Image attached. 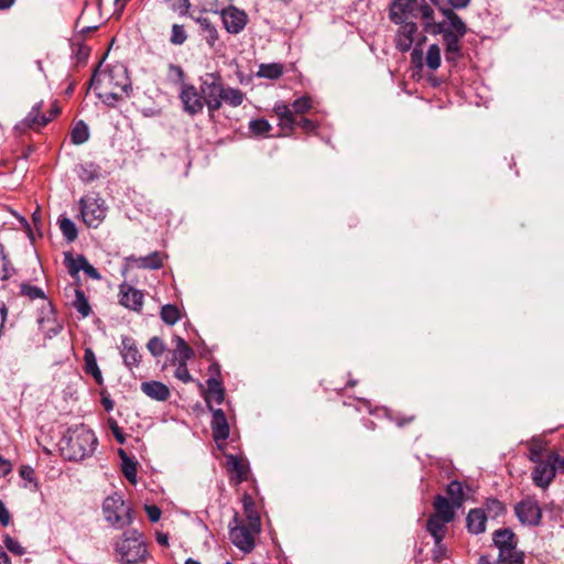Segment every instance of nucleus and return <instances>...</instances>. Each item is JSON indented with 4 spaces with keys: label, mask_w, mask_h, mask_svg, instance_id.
I'll return each instance as SVG.
<instances>
[{
    "label": "nucleus",
    "mask_w": 564,
    "mask_h": 564,
    "mask_svg": "<svg viewBox=\"0 0 564 564\" xmlns=\"http://www.w3.org/2000/svg\"><path fill=\"white\" fill-rule=\"evenodd\" d=\"M532 471V480L536 487L546 489L556 475V467L551 459V453L547 454L545 459L539 460Z\"/></svg>",
    "instance_id": "ddd939ff"
},
{
    "label": "nucleus",
    "mask_w": 564,
    "mask_h": 564,
    "mask_svg": "<svg viewBox=\"0 0 564 564\" xmlns=\"http://www.w3.org/2000/svg\"><path fill=\"white\" fill-rule=\"evenodd\" d=\"M187 39V34L183 25L173 24L170 41L172 44L182 45Z\"/></svg>",
    "instance_id": "864d4df0"
},
{
    "label": "nucleus",
    "mask_w": 564,
    "mask_h": 564,
    "mask_svg": "<svg viewBox=\"0 0 564 564\" xmlns=\"http://www.w3.org/2000/svg\"><path fill=\"white\" fill-rule=\"evenodd\" d=\"M213 412L212 431L216 442L226 441L229 437V425L221 409H209Z\"/></svg>",
    "instance_id": "412c9836"
},
{
    "label": "nucleus",
    "mask_w": 564,
    "mask_h": 564,
    "mask_svg": "<svg viewBox=\"0 0 564 564\" xmlns=\"http://www.w3.org/2000/svg\"><path fill=\"white\" fill-rule=\"evenodd\" d=\"M447 495L452 498L455 507H460L463 502V486L459 481H451L446 488Z\"/></svg>",
    "instance_id": "49530a36"
},
{
    "label": "nucleus",
    "mask_w": 564,
    "mask_h": 564,
    "mask_svg": "<svg viewBox=\"0 0 564 564\" xmlns=\"http://www.w3.org/2000/svg\"><path fill=\"white\" fill-rule=\"evenodd\" d=\"M224 87L221 77L216 73H206L200 77L199 89L209 113L221 108Z\"/></svg>",
    "instance_id": "0eeeda50"
},
{
    "label": "nucleus",
    "mask_w": 564,
    "mask_h": 564,
    "mask_svg": "<svg viewBox=\"0 0 564 564\" xmlns=\"http://www.w3.org/2000/svg\"><path fill=\"white\" fill-rule=\"evenodd\" d=\"M20 294L31 301L41 300L43 302L42 305H44L45 302H50L41 288L26 282L20 285Z\"/></svg>",
    "instance_id": "e433bc0d"
},
{
    "label": "nucleus",
    "mask_w": 564,
    "mask_h": 564,
    "mask_svg": "<svg viewBox=\"0 0 564 564\" xmlns=\"http://www.w3.org/2000/svg\"><path fill=\"white\" fill-rule=\"evenodd\" d=\"M122 94L123 93H121L119 89H110V91L105 93L104 101L107 105H115V102H117L121 98Z\"/></svg>",
    "instance_id": "052dcab7"
},
{
    "label": "nucleus",
    "mask_w": 564,
    "mask_h": 564,
    "mask_svg": "<svg viewBox=\"0 0 564 564\" xmlns=\"http://www.w3.org/2000/svg\"><path fill=\"white\" fill-rule=\"evenodd\" d=\"M119 454H120V457L122 459V473H123V475L131 482H135V480H137V465H135V463L132 459H130L122 449H120Z\"/></svg>",
    "instance_id": "ea45409f"
},
{
    "label": "nucleus",
    "mask_w": 564,
    "mask_h": 564,
    "mask_svg": "<svg viewBox=\"0 0 564 564\" xmlns=\"http://www.w3.org/2000/svg\"><path fill=\"white\" fill-rule=\"evenodd\" d=\"M121 357L123 359V364L132 369L133 367H138L141 361V354L135 345L134 339L131 337L124 336L121 339Z\"/></svg>",
    "instance_id": "6ab92c4d"
},
{
    "label": "nucleus",
    "mask_w": 564,
    "mask_h": 564,
    "mask_svg": "<svg viewBox=\"0 0 564 564\" xmlns=\"http://www.w3.org/2000/svg\"><path fill=\"white\" fill-rule=\"evenodd\" d=\"M120 304L132 311H141L143 306V293L130 285L123 284L120 288Z\"/></svg>",
    "instance_id": "a211bd4d"
},
{
    "label": "nucleus",
    "mask_w": 564,
    "mask_h": 564,
    "mask_svg": "<svg viewBox=\"0 0 564 564\" xmlns=\"http://www.w3.org/2000/svg\"><path fill=\"white\" fill-rule=\"evenodd\" d=\"M97 437L84 425L69 429L59 441V451L67 460H82L90 456L96 448Z\"/></svg>",
    "instance_id": "f257e3e1"
},
{
    "label": "nucleus",
    "mask_w": 564,
    "mask_h": 564,
    "mask_svg": "<svg viewBox=\"0 0 564 564\" xmlns=\"http://www.w3.org/2000/svg\"><path fill=\"white\" fill-rule=\"evenodd\" d=\"M102 514L105 520L117 529H123L132 523V509L117 492L104 500Z\"/></svg>",
    "instance_id": "20e7f679"
},
{
    "label": "nucleus",
    "mask_w": 564,
    "mask_h": 564,
    "mask_svg": "<svg viewBox=\"0 0 564 564\" xmlns=\"http://www.w3.org/2000/svg\"><path fill=\"white\" fill-rule=\"evenodd\" d=\"M312 108V99L310 97L303 96L301 98H297L292 104V111L293 115H303L306 111H308Z\"/></svg>",
    "instance_id": "3c124183"
},
{
    "label": "nucleus",
    "mask_w": 564,
    "mask_h": 564,
    "mask_svg": "<svg viewBox=\"0 0 564 564\" xmlns=\"http://www.w3.org/2000/svg\"><path fill=\"white\" fill-rule=\"evenodd\" d=\"M73 305L83 317H87L90 314L89 303L82 290H75V300Z\"/></svg>",
    "instance_id": "37998d69"
},
{
    "label": "nucleus",
    "mask_w": 564,
    "mask_h": 564,
    "mask_svg": "<svg viewBox=\"0 0 564 564\" xmlns=\"http://www.w3.org/2000/svg\"><path fill=\"white\" fill-rule=\"evenodd\" d=\"M127 262L133 268L155 270L163 265V256L154 251L145 257L130 256Z\"/></svg>",
    "instance_id": "4be33fe9"
},
{
    "label": "nucleus",
    "mask_w": 564,
    "mask_h": 564,
    "mask_svg": "<svg viewBox=\"0 0 564 564\" xmlns=\"http://www.w3.org/2000/svg\"><path fill=\"white\" fill-rule=\"evenodd\" d=\"M519 521L528 525H538L541 521L542 511L534 498L528 497L514 507Z\"/></svg>",
    "instance_id": "9b49d317"
},
{
    "label": "nucleus",
    "mask_w": 564,
    "mask_h": 564,
    "mask_svg": "<svg viewBox=\"0 0 564 564\" xmlns=\"http://www.w3.org/2000/svg\"><path fill=\"white\" fill-rule=\"evenodd\" d=\"M426 31L432 34H442L445 43V58L449 63H456L462 56V46L460 40L464 36H458L454 34L449 29H447L445 22H432Z\"/></svg>",
    "instance_id": "1a4fd4ad"
},
{
    "label": "nucleus",
    "mask_w": 564,
    "mask_h": 564,
    "mask_svg": "<svg viewBox=\"0 0 564 564\" xmlns=\"http://www.w3.org/2000/svg\"><path fill=\"white\" fill-rule=\"evenodd\" d=\"M434 510L433 516L442 518L445 522H451L454 519V505H451L443 496L438 495L435 497Z\"/></svg>",
    "instance_id": "cd10ccee"
},
{
    "label": "nucleus",
    "mask_w": 564,
    "mask_h": 564,
    "mask_svg": "<svg viewBox=\"0 0 564 564\" xmlns=\"http://www.w3.org/2000/svg\"><path fill=\"white\" fill-rule=\"evenodd\" d=\"M148 350L154 356V357H160L164 354L165 351V344L164 341L154 336L152 337L149 341H148Z\"/></svg>",
    "instance_id": "603ef678"
},
{
    "label": "nucleus",
    "mask_w": 564,
    "mask_h": 564,
    "mask_svg": "<svg viewBox=\"0 0 564 564\" xmlns=\"http://www.w3.org/2000/svg\"><path fill=\"white\" fill-rule=\"evenodd\" d=\"M187 361H177V366L174 372L175 378L181 380L184 383L191 382L193 380L188 369H187Z\"/></svg>",
    "instance_id": "5fc2aeb1"
},
{
    "label": "nucleus",
    "mask_w": 564,
    "mask_h": 564,
    "mask_svg": "<svg viewBox=\"0 0 564 564\" xmlns=\"http://www.w3.org/2000/svg\"><path fill=\"white\" fill-rule=\"evenodd\" d=\"M275 115L280 119V124L283 128H293L295 124V118L292 109L285 104H276L273 108Z\"/></svg>",
    "instance_id": "473e14b6"
},
{
    "label": "nucleus",
    "mask_w": 564,
    "mask_h": 564,
    "mask_svg": "<svg viewBox=\"0 0 564 564\" xmlns=\"http://www.w3.org/2000/svg\"><path fill=\"white\" fill-rule=\"evenodd\" d=\"M115 554L120 564H140L148 558L149 551L143 535L128 530L115 541Z\"/></svg>",
    "instance_id": "f03ea898"
},
{
    "label": "nucleus",
    "mask_w": 564,
    "mask_h": 564,
    "mask_svg": "<svg viewBox=\"0 0 564 564\" xmlns=\"http://www.w3.org/2000/svg\"><path fill=\"white\" fill-rule=\"evenodd\" d=\"M231 0H200L203 11L219 13L226 9Z\"/></svg>",
    "instance_id": "a18cd8bd"
},
{
    "label": "nucleus",
    "mask_w": 564,
    "mask_h": 564,
    "mask_svg": "<svg viewBox=\"0 0 564 564\" xmlns=\"http://www.w3.org/2000/svg\"><path fill=\"white\" fill-rule=\"evenodd\" d=\"M37 323L44 336L52 338L62 330V324L57 322L55 310L51 302H45L39 310Z\"/></svg>",
    "instance_id": "f8f14e48"
},
{
    "label": "nucleus",
    "mask_w": 564,
    "mask_h": 564,
    "mask_svg": "<svg viewBox=\"0 0 564 564\" xmlns=\"http://www.w3.org/2000/svg\"><path fill=\"white\" fill-rule=\"evenodd\" d=\"M80 214L88 227L97 228L106 218L107 206L104 199L87 195L79 200Z\"/></svg>",
    "instance_id": "9d476101"
},
{
    "label": "nucleus",
    "mask_w": 564,
    "mask_h": 564,
    "mask_svg": "<svg viewBox=\"0 0 564 564\" xmlns=\"http://www.w3.org/2000/svg\"><path fill=\"white\" fill-rule=\"evenodd\" d=\"M85 371L87 375L93 376L95 381L101 386L104 382L101 371L97 365L95 352L91 348H86L84 352Z\"/></svg>",
    "instance_id": "c756f323"
},
{
    "label": "nucleus",
    "mask_w": 564,
    "mask_h": 564,
    "mask_svg": "<svg viewBox=\"0 0 564 564\" xmlns=\"http://www.w3.org/2000/svg\"><path fill=\"white\" fill-rule=\"evenodd\" d=\"M140 389L145 395L156 401H166L171 395L169 387L160 381L142 382Z\"/></svg>",
    "instance_id": "b1692460"
},
{
    "label": "nucleus",
    "mask_w": 564,
    "mask_h": 564,
    "mask_svg": "<svg viewBox=\"0 0 564 564\" xmlns=\"http://www.w3.org/2000/svg\"><path fill=\"white\" fill-rule=\"evenodd\" d=\"M551 459L553 460L556 469L558 468L564 473V457H561L556 452H551Z\"/></svg>",
    "instance_id": "774afa93"
},
{
    "label": "nucleus",
    "mask_w": 564,
    "mask_h": 564,
    "mask_svg": "<svg viewBox=\"0 0 564 564\" xmlns=\"http://www.w3.org/2000/svg\"><path fill=\"white\" fill-rule=\"evenodd\" d=\"M42 106L43 101L36 102L28 116L17 126V129H40L41 127L46 126L51 121V118H46L45 115H41Z\"/></svg>",
    "instance_id": "aec40b11"
},
{
    "label": "nucleus",
    "mask_w": 564,
    "mask_h": 564,
    "mask_svg": "<svg viewBox=\"0 0 564 564\" xmlns=\"http://www.w3.org/2000/svg\"><path fill=\"white\" fill-rule=\"evenodd\" d=\"M145 511L148 514V518L151 522H156L161 518V510L159 507L152 505V506H145Z\"/></svg>",
    "instance_id": "680f3d73"
},
{
    "label": "nucleus",
    "mask_w": 564,
    "mask_h": 564,
    "mask_svg": "<svg viewBox=\"0 0 564 564\" xmlns=\"http://www.w3.org/2000/svg\"><path fill=\"white\" fill-rule=\"evenodd\" d=\"M160 315L162 321L167 325L176 324L181 317L180 310L173 304L163 305Z\"/></svg>",
    "instance_id": "58836bf2"
},
{
    "label": "nucleus",
    "mask_w": 564,
    "mask_h": 564,
    "mask_svg": "<svg viewBox=\"0 0 564 564\" xmlns=\"http://www.w3.org/2000/svg\"><path fill=\"white\" fill-rule=\"evenodd\" d=\"M440 10L448 21L447 29L458 36H465L467 33L465 22L452 9L440 8Z\"/></svg>",
    "instance_id": "c85d7f7f"
},
{
    "label": "nucleus",
    "mask_w": 564,
    "mask_h": 564,
    "mask_svg": "<svg viewBox=\"0 0 564 564\" xmlns=\"http://www.w3.org/2000/svg\"><path fill=\"white\" fill-rule=\"evenodd\" d=\"M78 176L84 182H91L98 177V170L94 164L80 165Z\"/></svg>",
    "instance_id": "8fccbe9b"
},
{
    "label": "nucleus",
    "mask_w": 564,
    "mask_h": 564,
    "mask_svg": "<svg viewBox=\"0 0 564 564\" xmlns=\"http://www.w3.org/2000/svg\"><path fill=\"white\" fill-rule=\"evenodd\" d=\"M171 9L180 14H185L189 8L188 0H166Z\"/></svg>",
    "instance_id": "bf43d9fd"
},
{
    "label": "nucleus",
    "mask_w": 564,
    "mask_h": 564,
    "mask_svg": "<svg viewBox=\"0 0 564 564\" xmlns=\"http://www.w3.org/2000/svg\"><path fill=\"white\" fill-rule=\"evenodd\" d=\"M242 505L243 513L246 516V520L243 522L250 524V527L256 529V531H261V519L252 497L245 494L242 497Z\"/></svg>",
    "instance_id": "393cba45"
},
{
    "label": "nucleus",
    "mask_w": 564,
    "mask_h": 564,
    "mask_svg": "<svg viewBox=\"0 0 564 564\" xmlns=\"http://www.w3.org/2000/svg\"><path fill=\"white\" fill-rule=\"evenodd\" d=\"M283 65L280 63L260 64L257 72L258 77L278 79L283 74Z\"/></svg>",
    "instance_id": "c9c22d12"
},
{
    "label": "nucleus",
    "mask_w": 564,
    "mask_h": 564,
    "mask_svg": "<svg viewBox=\"0 0 564 564\" xmlns=\"http://www.w3.org/2000/svg\"><path fill=\"white\" fill-rule=\"evenodd\" d=\"M245 94L238 89L232 87H224V93L221 95V105L225 102L230 107H238L243 102Z\"/></svg>",
    "instance_id": "f704fd0d"
},
{
    "label": "nucleus",
    "mask_w": 564,
    "mask_h": 564,
    "mask_svg": "<svg viewBox=\"0 0 564 564\" xmlns=\"http://www.w3.org/2000/svg\"><path fill=\"white\" fill-rule=\"evenodd\" d=\"M226 459L229 469L236 474L237 481L242 482L247 480L249 471L247 464L235 455H227Z\"/></svg>",
    "instance_id": "2f4dec72"
},
{
    "label": "nucleus",
    "mask_w": 564,
    "mask_h": 564,
    "mask_svg": "<svg viewBox=\"0 0 564 564\" xmlns=\"http://www.w3.org/2000/svg\"><path fill=\"white\" fill-rule=\"evenodd\" d=\"M411 61L420 68L425 64L429 69L436 70L441 66V48L437 44L430 45L423 59L422 51L415 47L411 53Z\"/></svg>",
    "instance_id": "2eb2a0df"
},
{
    "label": "nucleus",
    "mask_w": 564,
    "mask_h": 564,
    "mask_svg": "<svg viewBox=\"0 0 564 564\" xmlns=\"http://www.w3.org/2000/svg\"><path fill=\"white\" fill-rule=\"evenodd\" d=\"M70 139L75 144L85 143L89 139L88 126L84 121L76 122L72 130Z\"/></svg>",
    "instance_id": "4c0bfd02"
},
{
    "label": "nucleus",
    "mask_w": 564,
    "mask_h": 564,
    "mask_svg": "<svg viewBox=\"0 0 564 564\" xmlns=\"http://www.w3.org/2000/svg\"><path fill=\"white\" fill-rule=\"evenodd\" d=\"M198 22L205 33L204 37L209 46H214L218 40V32L206 18H199Z\"/></svg>",
    "instance_id": "a19ab883"
},
{
    "label": "nucleus",
    "mask_w": 564,
    "mask_h": 564,
    "mask_svg": "<svg viewBox=\"0 0 564 564\" xmlns=\"http://www.w3.org/2000/svg\"><path fill=\"white\" fill-rule=\"evenodd\" d=\"M12 469L11 463L0 455V477L7 476Z\"/></svg>",
    "instance_id": "0e129e2a"
},
{
    "label": "nucleus",
    "mask_w": 564,
    "mask_h": 564,
    "mask_svg": "<svg viewBox=\"0 0 564 564\" xmlns=\"http://www.w3.org/2000/svg\"><path fill=\"white\" fill-rule=\"evenodd\" d=\"M3 542L6 547L15 555H23L25 553V549L19 543V541L10 535H6Z\"/></svg>",
    "instance_id": "6e6d98bb"
},
{
    "label": "nucleus",
    "mask_w": 564,
    "mask_h": 564,
    "mask_svg": "<svg viewBox=\"0 0 564 564\" xmlns=\"http://www.w3.org/2000/svg\"><path fill=\"white\" fill-rule=\"evenodd\" d=\"M20 476L23 479H25V480L33 481V479H34V470L30 466H22L20 468Z\"/></svg>",
    "instance_id": "338daca9"
},
{
    "label": "nucleus",
    "mask_w": 564,
    "mask_h": 564,
    "mask_svg": "<svg viewBox=\"0 0 564 564\" xmlns=\"http://www.w3.org/2000/svg\"><path fill=\"white\" fill-rule=\"evenodd\" d=\"M400 26L395 34V47L400 52H408L414 40V35L417 32V25L414 22L404 21L403 23H398Z\"/></svg>",
    "instance_id": "f3484780"
},
{
    "label": "nucleus",
    "mask_w": 564,
    "mask_h": 564,
    "mask_svg": "<svg viewBox=\"0 0 564 564\" xmlns=\"http://www.w3.org/2000/svg\"><path fill=\"white\" fill-rule=\"evenodd\" d=\"M409 18H421L426 30L434 21V10L426 0H393L389 8V19L393 23H403Z\"/></svg>",
    "instance_id": "7ed1b4c3"
},
{
    "label": "nucleus",
    "mask_w": 564,
    "mask_h": 564,
    "mask_svg": "<svg viewBox=\"0 0 564 564\" xmlns=\"http://www.w3.org/2000/svg\"><path fill=\"white\" fill-rule=\"evenodd\" d=\"M58 224H59V229H61L63 236L68 241H74L77 238V228L73 220L64 217L58 220Z\"/></svg>",
    "instance_id": "c03bdc74"
},
{
    "label": "nucleus",
    "mask_w": 564,
    "mask_h": 564,
    "mask_svg": "<svg viewBox=\"0 0 564 564\" xmlns=\"http://www.w3.org/2000/svg\"><path fill=\"white\" fill-rule=\"evenodd\" d=\"M488 518H497L505 512V506L497 499H487L484 508Z\"/></svg>",
    "instance_id": "de8ad7c7"
},
{
    "label": "nucleus",
    "mask_w": 564,
    "mask_h": 564,
    "mask_svg": "<svg viewBox=\"0 0 564 564\" xmlns=\"http://www.w3.org/2000/svg\"><path fill=\"white\" fill-rule=\"evenodd\" d=\"M488 516L482 508L471 509L466 517V525L471 534H480L486 530Z\"/></svg>",
    "instance_id": "5701e85b"
},
{
    "label": "nucleus",
    "mask_w": 564,
    "mask_h": 564,
    "mask_svg": "<svg viewBox=\"0 0 564 564\" xmlns=\"http://www.w3.org/2000/svg\"><path fill=\"white\" fill-rule=\"evenodd\" d=\"M180 99L184 110L192 116L202 112L206 106L200 89L198 90L193 85H183Z\"/></svg>",
    "instance_id": "4468645a"
},
{
    "label": "nucleus",
    "mask_w": 564,
    "mask_h": 564,
    "mask_svg": "<svg viewBox=\"0 0 564 564\" xmlns=\"http://www.w3.org/2000/svg\"><path fill=\"white\" fill-rule=\"evenodd\" d=\"M492 540L499 550V561L503 564H523L524 553L518 550L517 536L508 528L499 529L494 532Z\"/></svg>",
    "instance_id": "39448f33"
},
{
    "label": "nucleus",
    "mask_w": 564,
    "mask_h": 564,
    "mask_svg": "<svg viewBox=\"0 0 564 564\" xmlns=\"http://www.w3.org/2000/svg\"><path fill=\"white\" fill-rule=\"evenodd\" d=\"M14 272L8 256L4 252V247L0 243V280H8Z\"/></svg>",
    "instance_id": "79ce46f5"
},
{
    "label": "nucleus",
    "mask_w": 564,
    "mask_h": 564,
    "mask_svg": "<svg viewBox=\"0 0 564 564\" xmlns=\"http://www.w3.org/2000/svg\"><path fill=\"white\" fill-rule=\"evenodd\" d=\"M89 47L84 44L74 45L73 53L76 57L77 63H84L89 56Z\"/></svg>",
    "instance_id": "13d9d810"
},
{
    "label": "nucleus",
    "mask_w": 564,
    "mask_h": 564,
    "mask_svg": "<svg viewBox=\"0 0 564 564\" xmlns=\"http://www.w3.org/2000/svg\"><path fill=\"white\" fill-rule=\"evenodd\" d=\"M543 444L540 441H533L530 445L529 458L531 462L536 463L542 460Z\"/></svg>",
    "instance_id": "4d7b16f0"
},
{
    "label": "nucleus",
    "mask_w": 564,
    "mask_h": 564,
    "mask_svg": "<svg viewBox=\"0 0 564 564\" xmlns=\"http://www.w3.org/2000/svg\"><path fill=\"white\" fill-rule=\"evenodd\" d=\"M83 271L91 279L94 280H99L101 276L99 274V272L97 271L96 268H94L88 261L87 263L85 264V268L83 269Z\"/></svg>",
    "instance_id": "69168bd1"
},
{
    "label": "nucleus",
    "mask_w": 564,
    "mask_h": 564,
    "mask_svg": "<svg viewBox=\"0 0 564 564\" xmlns=\"http://www.w3.org/2000/svg\"><path fill=\"white\" fill-rule=\"evenodd\" d=\"M10 521H11L10 512L7 509L4 502L2 500H0V523L3 527H7V525H9Z\"/></svg>",
    "instance_id": "e2e57ef3"
},
{
    "label": "nucleus",
    "mask_w": 564,
    "mask_h": 564,
    "mask_svg": "<svg viewBox=\"0 0 564 564\" xmlns=\"http://www.w3.org/2000/svg\"><path fill=\"white\" fill-rule=\"evenodd\" d=\"M261 531H256L250 524L245 523L235 514L232 521L229 523V538L232 544L245 554L250 553L254 549L256 536Z\"/></svg>",
    "instance_id": "423d86ee"
},
{
    "label": "nucleus",
    "mask_w": 564,
    "mask_h": 564,
    "mask_svg": "<svg viewBox=\"0 0 564 564\" xmlns=\"http://www.w3.org/2000/svg\"><path fill=\"white\" fill-rule=\"evenodd\" d=\"M249 129L254 135H263L271 130V124L265 119H254L249 122Z\"/></svg>",
    "instance_id": "09e8293b"
},
{
    "label": "nucleus",
    "mask_w": 564,
    "mask_h": 564,
    "mask_svg": "<svg viewBox=\"0 0 564 564\" xmlns=\"http://www.w3.org/2000/svg\"><path fill=\"white\" fill-rule=\"evenodd\" d=\"M90 85L95 88L119 89L121 93H127L130 88L126 69L121 66L104 72L96 70L91 76Z\"/></svg>",
    "instance_id": "6e6552de"
},
{
    "label": "nucleus",
    "mask_w": 564,
    "mask_h": 564,
    "mask_svg": "<svg viewBox=\"0 0 564 564\" xmlns=\"http://www.w3.org/2000/svg\"><path fill=\"white\" fill-rule=\"evenodd\" d=\"M207 392L205 394V401L209 409H213L212 403L221 404L225 399V391L221 383L216 378H209L207 380Z\"/></svg>",
    "instance_id": "a878e982"
},
{
    "label": "nucleus",
    "mask_w": 564,
    "mask_h": 564,
    "mask_svg": "<svg viewBox=\"0 0 564 564\" xmlns=\"http://www.w3.org/2000/svg\"><path fill=\"white\" fill-rule=\"evenodd\" d=\"M447 523L448 522H445L442 518L435 517L433 514L427 520L426 529L434 538L436 546L442 545V540L444 539Z\"/></svg>",
    "instance_id": "bb28decb"
},
{
    "label": "nucleus",
    "mask_w": 564,
    "mask_h": 564,
    "mask_svg": "<svg viewBox=\"0 0 564 564\" xmlns=\"http://www.w3.org/2000/svg\"><path fill=\"white\" fill-rule=\"evenodd\" d=\"M65 265L72 276H76L80 270L85 268L87 259L83 254L74 257L70 252L65 253Z\"/></svg>",
    "instance_id": "72a5a7b5"
},
{
    "label": "nucleus",
    "mask_w": 564,
    "mask_h": 564,
    "mask_svg": "<svg viewBox=\"0 0 564 564\" xmlns=\"http://www.w3.org/2000/svg\"><path fill=\"white\" fill-rule=\"evenodd\" d=\"M220 13L225 29L229 33L237 34L245 29L248 20L245 11L232 6H228Z\"/></svg>",
    "instance_id": "dca6fc26"
},
{
    "label": "nucleus",
    "mask_w": 564,
    "mask_h": 564,
    "mask_svg": "<svg viewBox=\"0 0 564 564\" xmlns=\"http://www.w3.org/2000/svg\"><path fill=\"white\" fill-rule=\"evenodd\" d=\"M172 341L175 344L173 357L176 361H187L194 357L193 348L178 335L173 336Z\"/></svg>",
    "instance_id": "7c9ffc66"
}]
</instances>
